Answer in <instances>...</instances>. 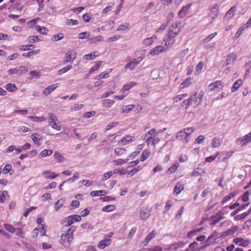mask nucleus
Returning <instances> with one entry per match:
<instances>
[{
	"instance_id": "nucleus-54",
	"label": "nucleus",
	"mask_w": 251,
	"mask_h": 251,
	"mask_svg": "<svg viewBox=\"0 0 251 251\" xmlns=\"http://www.w3.org/2000/svg\"><path fill=\"white\" fill-rule=\"evenodd\" d=\"M65 223L66 226H71V225L74 223L72 217L71 216H69L66 218V220L64 222Z\"/></svg>"
},
{
	"instance_id": "nucleus-7",
	"label": "nucleus",
	"mask_w": 251,
	"mask_h": 251,
	"mask_svg": "<svg viewBox=\"0 0 251 251\" xmlns=\"http://www.w3.org/2000/svg\"><path fill=\"white\" fill-rule=\"evenodd\" d=\"M203 96L204 94L202 91H201L199 93H196L195 94L191 95V96L194 97V98H193L192 100L196 107L199 106L201 103Z\"/></svg>"
},
{
	"instance_id": "nucleus-23",
	"label": "nucleus",
	"mask_w": 251,
	"mask_h": 251,
	"mask_svg": "<svg viewBox=\"0 0 251 251\" xmlns=\"http://www.w3.org/2000/svg\"><path fill=\"white\" fill-rule=\"evenodd\" d=\"M193 82V78L192 77L188 78L179 85V88L180 89H184L191 85Z\"/></svg>"
},
{
	"instance_id": "nucleus-26",
	"label": "nucleus",
	"mask_w": 251,
	"mask_h": 251,
	"mask_svg": "<svg viewBox=\"0 0 251 251\" xmlns=\"http://www.w3.org/2000/svg\"><path fill=\"white\" fill-rule=\"evenodd\" d=\"M155 235V230H153L147 236L145 240L142 242L141 245L142 246H146L149 242L154 237Z\"/></svg>"
},
{
	"instance_id": "nucleus-3",
	"label": "nucleus",
	"mask_w": 251,
	"mask_h": 251,
	"mask_svg": "<svg viewBox=\"0 0 251 251\" xmlns=\"http://www.w3.org/2000/svg\"><path fill=\"white\" fill-rule=\"evenodd\" d=\"M194 131L193 127H186L177 133L176 138L180 140H183L187 143L191 139V135Z\"/></svg>"
},
{
	"instance_id": "nucleus-18",
	"label": "nucleus",
	"mask_w": 251,
	"mask_h": 251,
	"mask_svg": "<svg viewBox=\"0 0 251 251\" xmlns=\"http://www.w3.org/2000/svg\"><path fill=\"white\" fill-rule=\"evenodd\" d=\"M233 151H227L225 153L221 152L220 153V156H219L218 160L219 161H224L229 158L233 154Z\"/></svg>"
},
{
	"instance_id": "nucleus-12",
	"label": "nucleus",
	"mask_w": 251,
	"mask_h": 251,
	"mask_svg": "<svg viewBox=\"0 0 251 251\" xmlns=\"http://www.w3.org/2000/svg\"><path fill=\"white\" fill-rule=\"evenodd\" d=\"M135 140L134 136L130 135H126L122 138L119 141V144L121 145H126L128 143L132 142Z\"/></svg>"
},
{
	"instance_id": "nucleus-40",
	"label": "nucleus",
	"mask_w": 251,
	"mask_h": 251,
	"mask_svg": "<svg viewBox=\"0 0 251 251\" xmlns=\"http://www.w3.org/2000/svg\"><path fill=\"white\" fill-rule=\"evenodd\" d=\"M48 119L49 125L56 122H58V119L56 118V116L54 114L51 113L48 114Z\"/></svg>"
},
{
	"instance_id": "nucleus-24",
	"label": "nucleus",
	"mask_w": 251,
	"mask_h": 251,
	"mask_svg": "<svg viewBox=\"0 0 251 251\" xmlns=\"http://www.w3.org/2000/svg\"><path fill=\"white\" fill-rule=\"evenodd\" d=\"M184 189V184L181 182H179L177 183L176 185L174 190V193L175 195H178L179 194L181 193V192Z\"/></svg>"
},
{
	"instance_id": "nucleus-29",
	"label": "nucleus",
	"mask_w": 251,
	"mask_h": 251,
	"mask_svg": "<svg viewBox=\"0 0 251 251\" xmlns=\"http://www.w3.org/2000/svg\"><path fill=\"white\" fill-rule=\"evenodd\" d=\"M35 28L38 32L43 35H47L49 32L48 28L45 26L37 25H35Z\"/></svg>"
},
{
	"instance_id": "nucleus-30",
	"label": "nucleus",
	"mask_w": 251,
	"mask_h": 251,
	"mask_svg": "<svg viewBox=\"0 0 251 251\" xmlns=\"http://www.w3.org/2000/svg\"><path fill=\"white\" fill-rule=\"evenodd\" d=\"M31 138L35 145H40L39 141L41 139V137L39 134L33 133L31 135Z\"/></svg>"
},
{
	"instance_id": "nucleus-61",
	"label": "nucleus",
	"mask_w": 251,
	"mask_h": 251,
	"mask_svg": "<svg viewBox=\"0 0 251 251\" xmlns=\"http://www.w3.org/2000/svg\"><path fill=\"white\" fill-rule=\"evenodd\" d=\"M64 38L63 34L62 33H59L57 34H55L53 35L52 37V40L57 41L60 40Z\"/></svg>"
},
{
	"instance_id": "nucleus-6",
	"label": "nucleus",
	"mask_w": 251,
	"mask_h": 251,
	"mask_svg": "<svg viewBox=\"0 0 251 251\" xmlns=\"http://www.w3.org/2000/svg\"><path fill=\"white\" fill-rule=\"evenodd\" d=\"M233 243L237 246L246 247L249 246L250 241L242 237H237L233 239Z\"/></svg>"
},
{
	"instance_id": "nucleus-22",
	"label": "nucleus",
	"mask_w": 251,
	"mask_h": 251,
	"mask_svg": "<svg viewBox=\"0 0 251 251\" xmlns=\"http://www.w3.org/2000/svg\"><path fill=\"white\" fill-rule=\"evenodd\" d=\"M42 175L47 179H53L58 176V174H56L55 173L50 171H44Z\"/></svg>"
},
{
	"instance_id": "nucleus-28",
	"label": "nucleus",
	"mask_w": 251,
	"mask_h": 251,
	"mask_svg": "<svg viewBox=\"0 0 251 251\" xmlns=\"http://www.w3.org/2000/svg\"><path fill=\"white\" fill-rule=\"evenodd\" d=\"M222 143V140L218 137H214L211 142V146L213 148L219 147Z\"/></svg>"
},
{
	"instance_id": "nucleus-16",
	"label": "nucleus",
	"mask_w": 251,
	"mask_h": 251,
	"mask_svg": "<svg viewBox=\"0 0 251 251\" xmlns=\"http://www.w3.org/2000/svg\"><path fill=\"white\" fill-rule=\"evenodd\" d=\"M58 87V83L53 84L48 87L46 88L43 90V94L46 96L50 95L53 91H54L56 88Z\"/></svg>"
},
{
	"instance_id": "nucleus-59",
	"label": "nucleus",
	"mask_w": 251,
	"mask_h": 251,
	"mask_svg": "<svg viewBox=\"0 0 251 251\" xmlns=\"http://www.w3.org/2000/svg\"><path fill=\"white\" fill-rule=\"evenodd\" d=\"M11 37L7 34L0 33V40H11Z\"/></svg>"
},
{
	"instance_id": "nucleus-17",
	"label": "nucleus",
	"mask_w": 251,
	"mask_h": 251,
	"mask_svg": "<svg viewBox=\"0 0 251 251\" xmlns=\"http://www.w3.org/2000/svg\"><path fill=\"white\" fill-rule=\"evenodd\" d=\"M223 87V84L221 81L217 80L211 83H210L208 85V88L211 91H213L215 90L217 88H219L220 87Z\"/></svg>"
},
{
	"instance_id": "nucleus-49",
	"label": "nucleus",
	"mask_w": 251,
	"mask_h": 251,
	"mask_svg": "<svg viewBox=\"0 0 251 251\" xmlns=\"http://www.w3.org/2000/svg\"><path fill=\"white\" fill-rule=\"evenodd\" d=\"M238 230V226H233L231 227L229 229H228L226 232V235H231L236 232Z\"/></svg>"
},
{
	"instance_id": "nucleus-57",
	"label": "nucleus",
	"mask_w": 251,
	"mask_h": 251,
	"mask_svg": "<svg viewBox=\"0 0 251 251\" xmlns=\"http://www.w3.org/2000/svg\"><path fill=\"white\" fill-rule=\"evenodd\" d=\"M52 128L56 130H61V126L59 124V122H56L55 123H52V124L50 125Z\"/></svg>"
},
{
	"instance_id": "nucleus-8",
	"label": "nucleus",
	"mask_w": 251,
	"mask_h": 251,
	"mask_svg": "<svg viewBox=\"0 0 251 251\" xmlns=\"http://www.w3.org/2000/svg\"><path fill=\"white\" fill-rule=\"evenodd\" d=\"M191 6L192 3H189L183 6L182 8L178 12V15L179 17L181 18H183L185 17L187 15V14L190 13L191 12Z\"/></svg>"
},
{
	"instance_id": "nucleus-19",
	"label": "nucleus",
	"mask_w": 251,
	"mask_h": 251,
	"mask_svg": "<svg viewBox=\"0 0 251 251\" xmlns=\"http://www.w3.org/2000/svg\"><path fill=\"white\" fill-rule=\"evenodd\" d=\"M201 248L200 247L199 244L195 241L191 243L188 248L185 250V251H199Z\"/></svg>"
},
{
	"instance_id": "nucleus-15",
	"label": "nucleus",
	"mask_w": 251,
	"mask_h": 251,
	"mask_svg": "<svg viewBox=\"0 0 251 251\" xmlns=\"http://www.w3.org/2000/svg\"><path fill=\"white\" fill-rule=\"evenodd\" d=\"M76 54L74 51H68L65 56V61L66 62H73L75 58Z\"/></svg>"
},
{
	"instance_id": "nucleus-10",
	"label": "nucleus",
	"mask_w": 251,
	"mask_h": 251,
	"mask_svg": "<svg viewBox=\"0 0 251 251\" xmlns=\"http://www.w3.org/2000/svg\"><path fill=\"white\" fill-rule=\"evenodd\" d=\"M237 142L242 144V146H245L247 144L251 142V132L245 135L243 137L237 139Z\"/></svg>"
},
{
	"instance_id": "nucleus-44",
	"label": "nucleus",
	"mask_w": 251,
	"mask_h": 251,
	"mask_svg": "<svg viewBox=\"0 0 251 251\" xmlns=\"http://www.w3.org/2000/svg\"><path fill=\"white\" fill-rule=\"evenodd\" d=\"M135 107L133 104H129L125 106L122 109V112L124 113H128Z\"/></svg>"
},
{
	"instance_id": "nucleus-63",
	"label": "nucleus",
	"mask_w": 251,
	"mask_h": 251,
	"mask_svg": "<svg viewBox=\"0 0 251 251\" xmlns=\"http://www.w3.org/2000/svg\"><path fill=\"white\" fill-rule=\"evenodd\" d=\"M153 42V37L147 38L144 41V44L146 46H150Z\"/></svg>"
},
{
	"instance_id": "nucleus-45",
	"label": "nucleus",
	"mask_w": 251,
	"mask_h": 251,
	"mask_svg": "<svg viewBox=\"0 0 251 251\" xmlns=\"http://www.w3.org/2000/svg\"><path fill=\"white\" fill-rule=\"evenodd\" d=\"M187 96V94L178 95L174 98L173 101L174 103L177 102L183 99H184Z\"/></svg>"
},
{
	"instance_id": "nucleus-32",
	"label": "nucleus",
	"mask_w": 251,
	"mask_h": 251,
	"mask_svg": "<svg viewBox=\"0 0 251 251\" xmlns=\"http://www.w3.org/2000/svg\"><path fill=\"white\" fill-rule=\"evenodd\" d=\"M99 55V53L95 51L92 52L88 54L84 55L83 58L85 60H92L96 58Z\"/></svg>"
},
{
	"instance_id": "nucleus-46",
	"label": "nucleus",
	"mask_w": 251,
	"mask_h": 251,
	"mask_svg": "<svg viewBox=\"0 0 251 251\" xmlns=\"http://www.w3.org/2000/svg\"><path fill=\"white\" fill-rule=\"evenodd\" d=\"M3 226L5 229L10 233H14L16 231L15 228L10 224H5Z\"/></svg>"
},
{
	"instance_id": "nucleus-4",
	"label": "nucleus",
	"mask_w": 251,
	"mask_h": 251,
	"mask_svg": "<svg viewBox=\"0 0 251 251\" xmlns=\"http://www.w3.org/2000/svg\"><path fill=\"white\" fill-rule=\"evenodd\" d=\"M156 130L154 129H151L145 135L144 139L146 141L148 145H154L155 144L154 138L156 136Z\"/></svg>"
},
{
	"instance_id": "nucleus-5",
	"label": "nucleus",
	"mask_w": 251,
	"mask_h": 251,
	"mask_svg": "<svg viewBox=\"0 0 251 251\" xmlns=\"http://www.w3.org/2000/svg\"><path fill=\"white\" fill-rule=\"evenodd\" d=\"M185 243L183 242H177L171 244L166 248V250L170 251H176L182 249Z\"/></svg>"
},
{
	"instance_id": "nucleus-43",
	"label": "nucleus",
	"mask_w": 251,
	"mask_h": 251,
	"mask_svg": "<svg viewBox=\"0 0 251 251\" xmlns=\"http://www.w3.org/2000/svg\"><path fill=\"white\" fill-rule=\"evenodd\" d=\"M6 89L10 92H14L17 90V87L15 84L13 83H9L5 86Z\"/></svg>"
},
{
	"instance_id": "nucleus-13",
	"label": "nucleus",
	"mask_w": 251,
	"mask_h": 251,
	"mask_svg": "<svg viewBox=\"0 0 251 251\" xmlns=\"http://www.w3.org/2000/svg\"><path fill=\"white\" fill-rule=\"evenodd\" d=\"M218 239V237L216 233L210 235L205 241V246H209L211 245L214 244L217 242V240Z\"/></svg>"
},
{
	"instance_id": "nucleus-37",
	"label": "nucleus",
	"mask_w": 251,
	"mask_h": 251,
	"mask_svg": "<svg viewBox=\"0 0 251 251\" xmlns=\"http://www.w3.org/2000/svg\"><path fill=\"white\" fill-rule=\"evenodd\" d=\"M247 207V204H242L239 207L237 208L233 212L230 213V216L233 217L238 213L240 211L245 209Z\"/></svg>"
},
{
	"instance_id": "nucleus-35",
	"label": "nucleus",
	"mask_w": 251,
	"mask_h": 251,
	"mask_svg": "<svg viewBox=\"0 0 251 251\" xmlns=\"http://www.w3.org/2000/svg\"><path fill=\"white\" fill-rule=\"evenodd\" d=\"M64 199L63 198L60 199L54 204V208L56 211L60 209L64 204Z\"/></svg>"
},
{
	"instance_id": "nucleus-41",
	"label": "nucleus",
	"mask_w": 251,
	"mask_h": 251,
	"mask_svg": "<svg viewBox=\"0 0 251 251\" xmlns=\"http://www.w3.org/2000/svg\"><path fill=\"white\" fill-rule=\"evenodd\" d=\"M150 155V152L148 150H144L140 156V161H144L149 158Z\"/></svg>"
},
{
	"instance_id": "nucleus-62",
	"label": "nucleus",
	"mask_w": 251,
	"mask_h": 251,
	"mask_svg": "<svg viewBox=\"0 0 251 251\" xmlns=\"http://www.w3.org/2000/svg\"><path fill=\"white\" fill-rule=\"evenodd\" d=\"M114 171H109L107 173H106L105 174H103V180H107L109 178H110L112 175L113 174H114Z\"/></svg>"
},
{
	"instance_id": "nucleus-55",
	"label": "nucleus",
	"mask_w": 251,
	"mask_h": 251,
	"mask_svg": "<svg viewBox=\"0 0 251 251\" xmlns=\"http://www.w3.org/2000/svg\"><path fill=\"white\" fill-rule=\"evenodd\" d=\"M128 161V158L126 159H119L116 160H114L115 164L116 165H121L123 164L126 163Z\"/></svg>"
},
{
	"instance_id": "nucleus-36",
	"label": "nucleus",
	"mask_w": 251,
	"mask_h": 251,
	"mask_svg": "<svg viewBox=\"0 0 251 251\" xmlns=\"http://www.w3.org/2000/svg\"><path fill=\"white\" fill-rule=\"evenodd\" d=\"M126 149L124 148H116L114 152L116 155L121 156L126 153Z\"/></svg>"
},
{
	"instance_id": "nucleus-27",
	"label": "nucleus",
	"mask_w": 251,
	"mask_h": 251,
	"mask_svg": "<svg viewBox=\"0 0 251 251\" xmlns=\"http://www.w3.org/2000/svg\"><path fill=\"white\" fill-rule=\"evenodd\" d=\"M237 10V7L236 6H233L231 7L229 10L227 12L225 16V18L229 19L233 17L234 15V14Z\"/></svg>"
},
{
	"instance_id": "nucleus-48",
	"label": "nucleus",
	"mask_w": 251,
	"mask_h": 251,
	"mask_svg": "<svg viewBox=\"0 0 251 251\" xmlns=\"http://www.w3.org/2000/svg\"><path fill=\"white\" fill-rule=\"evenodd\" d=\"M103 190L93 191L90 192V196L92 197H97L104 195Z\"/></svg>"
},
{
	"instance_id": "nucleus-60",
	"label": "nucleus",
	"mask_w": 251,
	"mask_h": 251,
	"mask_svg": "<svg viewBox=\"0 0 251 251\" xmlns=\"http://www.w3.org/2000/svg\"><path fill=\"white\" fill-rule=\"evenodd\" d=\"M245 28V25H242L240 27L235 34V37L237 38H239Z\"/></svg>"
},
{
	"instance_id": "nucleus-14",
	"label": "nucleus",
	"mask_w": 251,
	"mask_h": 251,
	"mask_svg": "<svg viewBox=\"0 0 251 251\" xmlns=\"http://www.w3.org/2000/svg\"><path fill=\"white\" fill-rule=\"evenodd\" d=\"M250 194L249 192H246L241 197L238 199L237 201H241L245 203L244 204H247V207L250 204Z\"/></svg>"
},
{
	"instance_id": "nucleus-1",
	"label": "nucleus",
	"mask_w": 251,
	"mask_h": 251,
	"mask_svg": "<svg viewBox=\"0 0 251 251\" xmlns=\"http://www.w3.org/2000/svg\"><path fill=\"white\" fill-rule=\"evenodd\" d=\"M76 227L73 226H70L67 231L63 233L61 236V243L64 247H68L74 239L73 233L76 230Z\"/></svg>"
},
{
	"instance_id": "nucleus-34",
	"label": "nucleus",
	"mask_w": 251,
	"mask_h": 251,
	"mask_svg": "<svg viewBox=\"0 0 251 251\" xmlns=\"http://www.w3.org/2000/svg\"><path fill=\"white\" fill-rule=\"evenodd\" d=\"M115 208V205L113 204H109L103 207L102 208V211L106 212H110L114 211Z\"/></svg>"
},
{
	"instance_id": "nucleus-31",
	"label": "nucleus",
	"mask_w": 251,
	"mask_h": 251,
	"mask_svg": "<svg viewBox=\"0 0 251 251\" xmlns=\"http://www.w3.org/2000/svg\"><path fill=\"white\" fill-rule=\"evenodd\" d=\"M28 119L31 120L34 122H43L46 120V119L44 116L38 117V116H28Z\"/></svg>"
},
{
	"instance_id": "nucleus-42",
	"label": "nucleus",
	"mask_w": 251,
	"mask_h": 251,
	"mask_svg": "<svg viewBox=\"0 0 251 251\" xmlns=\"http://www.w3.org/2000/svg\"><path fill=\"white\" fill-rule=\"evenodd\" d=\"M53 151L51 150H43L40 153L42 157H45L52 154Z\"/></svg>"
},
{
	"instance_id": "nucleus-9",
	"label": "nucleus",
	"mask_w": 251,
	"mask_h": 251,
	"mask_svg": "<svg viewBox=\"0 0 251 251\" xmlns=\"http://www.w3.org/2000/svg\"><path fill=\"white\" fill-rule=\"evenodd\" d=\"M219 6L218 4H214L210 9L209 13V17L211 18L212 20H215L218 17L219 13Z\"/></svg>"
},
{
	"instance_id": "nucleus-47",
	"label": "nucleus",
	"mask_w": 251,
	"mask_h": 251,
	"mask_svg": "<svg viewBox=\"0 0 251 251\" xmlns=\"http://www.w3.org/2000/svg\"><path fill=\"white\" fill-rule=\"evenodd\" d=\"M249 214H250L248 213V211H247L246 212L242 213L240 215H238L234 217V220L239 221V220H243V219H245Z\"/></svg>"
},
{
	"instance_id": "nucleus-25",
	"label": "nucleus",
	"mask_w": 251,
	"mask_h": 251,
	"mask_svg": "<svg viewBox=\"0 0 251 251\" xmlns=\"http://www.w3.org/2000/svg\"><path fill=\"white\" fill-rule=\"evenodd\" d=\"M243 81L241 79H238L233 84L231 90L232 93L237 91L240 87L242 85Z\"/></svg>"
},
{
	"instance_id": "nucleus-56",
	"label": "nucleus",
	"mask_w": 251,
	"mask_h": 251,
	"mask_svg": "<svg viewBox=\"0 0 251 251\" xmlns=\"http://www.w3.org/2000/svg\"><path fill=\"white\" fill-rule=\"evenodd\" d=\"M220 155V152H217L216 153V154L215 156H209V157H207L205 158V161L206 162H208V163H210V162H211L213 161H214L215 160V159L216 158V157L219 155Z\"/></svg>"
},
{
	"instance_id": "nucleus-20",
	"label": "nucleus",
	"mask_w": 251,
	"mask_h": 251,
	"mask_svg": "<svg viewBox=\"0 0 251 251\" xmlns=\"http://www.w3.org/2000/svg\"><path fill=\"white\" fill-rule=\"evenodd\" d=\"M137 83L133 81H131L123 85L121 91L122 93H126V92L131 89L135 86Z\"/></svg>"
},
{
	"instance_id": "nucleus-51",
	"label": "nucleus",
	"mask_w": 251,
	"mask_h": 251,
	"mask_svg": "<svg viewBox=\"0 0 251 251\" xmlns=\"http://www.w3.org/2000/svg\"><path fill=\"white\" fill-rule=\"evenodd\" d=\"M7 193V191H0V202L1 203H3L5 201Z\"/></svg>"
},
{
	"instance_id": "nucleus-58",
	"label": "nucleus",
	"mask_w": 251,
	"mask_h": 251,
	"mask_svg": "<svg viewBox=\"0 0 251 251\" xmlns=\"http://www.w3.org/2000/svg\"><path fill=\"white\" fill-rule=\"evenodd\" d=\"M129 26V24L127 23H126L125 24H122L119 25V26L117 28V30H124L126 28H128Z\"/></svg>"
},
{
	"instance_id": "nucleus-52",
	"label": "nucleus",
	"mask_w": 251,
	"mask_h": 251,
	"mask_svg": "<svg viewBox=\"0 0 251 251\" xmlns=\"http://www.w3.org/2000/svg\"><path fill=\"white\" fill-rule=\"evenodd\" d=\"M28 42L33 43L41 40L38 36H30L28 38Z\"/></svg>"
},
{
	"instance_id": "nucleus-39",
	"label": "nucleus",
	"mask_w": 251,
	"mask_h": 251,
	"mask_svg": "<svg viewBox=\"0 0 251 251\" xmlns=\"http://www.w3.org/2000/svg\"><path fill=\"white\" fill-rule=\"evenodd\" d=\"M179 166L178 162H176L172 166L170 167L168 170V173L170 174H174Z\"/></svg>"
},
{
	"instance_id": "nucleus-64",
	"label": "nucleus",
	"mask_w": 251,
	"mask_h": 251,
	"mask_svg": "<svg viewBox=\"0 0 251 251\" xmlns=\"http://www.w3.org/2000/svg\"><path fill=\"white\" fill-rule=\"evenodd\" d=\"M12 169V166L10 164H7L5 166L3 170V173L7 174L10 172Z\"/></svg>"
},
{
	"instance_id": "nucleus-38",
	"label": "nucleus",
	"mask_w": 251,
	"mask_h": 251,
	"mask_svg": "<svg viewBox=\"0 0 251 251\" xmlns=\"http://www.w3.org/2000/svg\"><path fill=\"white\" fill-rule=\"evenodd\" d=\"M53 156L57 162L59 163L63 162L65 160V158L62 155V154L56 151L54 152Z\"/></svg>"
},
{
	"instance_id": "nucleus-21",
	"label": "nucleus",
	"mask_w": 251,
	"mask_h": 251,
	"mask_svg": "<svg viewBox=\"0 0 251 251\" xmlns=\"http://www.w3.org/2000/svg\"><path fill=\"white\" fill-rule=\"evenodd\" d=\"M111 243V240L110 238L105 239L99 242L98 247L100 249H103L109 246Z\"/></svg>"
},
{
	"instance_id": "nucleus-11",
	"label": "nucleus",
	"mask_w": 251,
	"mask_h": 251,
	"mask_svg": "<svg viewBox=\"0 0 251 251\" xmlns=\"http://www.w3.org/2000/svg\"><path fill=\"white\" fill-rule=\"evenodd\" d=\"M150 209L146 206L142 207L140 209V217L143 220L148 218L150 215Z\"/></svg>"
},
{
	"instance_id": "nucleus-33",
	"label": "nucleus",
	"mask_w": 251,
	"mask_h": 251,
	"mask_svg": "<svg viewBox=\"0 0 251 251\" xmlns=\"http://www.w3.org/2000/svg\"><path fill=\"white\" fill-rule=\"evenodd\" d=\"M115 103L114 100H109V99H105L102 101V105L103 107L106 108H109L111 107L112 105Z\"/></svg>"
},
{
	"instance_id": "nucleus-2",
	"label": "nucleus",
	"mask_w": 251,
	"mask_h": 251,
	"mask_svg": "<svg viewBox=\"0 0 251 251\" xmlns=\"http://www.w3.org/2000/svg\"><path fill=\"white\" fill-rule=\"evenodd\" d=\"M178 33V30L176 31L170 30L164 39L163 45L158 46V52H162L166 50L170 45H172L174 42V39Z\"/></svg>"
},
{
	"instance_id": "nucleus-50",
	"label": "nucleus",
	"mask_w": 251,
	"mask_h": 251,
	"mask_svg": "<svg viewBox=\"0 0 251 251\" xmlns=\"http://www.w3.org/2000/svg\"><path fill=\"white\" fill-rule=\"evenodd\" d=\"M217 35V32H214V33L208 35L206 37H205L203 40V42L204 43H207L210 42L211 40H212V39H213Z\"/></svg>"
},
{
	"instance_id": "nucleus-53",
	"label": "nucleus",
	"mask_w": 251,
	"mask_h": 251,
	"mask_svg": "<svg viewBox=\"0 0 251 251\" xmlns=\"http://www.w3.org/2000/svg\"><path fill=\"white\" fill-rule=\"evenodd\" d=\"M39 228V231L40 233V235L41 236H44L46 235V231H47V226L43 224L41 225V226Z\"/></svg>"
}]
</instances>
